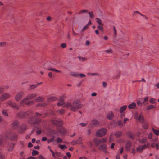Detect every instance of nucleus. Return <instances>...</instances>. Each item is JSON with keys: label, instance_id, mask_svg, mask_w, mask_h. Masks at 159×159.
Here are the masks:
<instances>
[{"label": "nucleus", "instance_id": "774afa93", "mask_svg": "<svg viewBox=\"0 0 159 159\" xmlns=\"http://www.w3.org/2000/svg\"><path fill=\"white\" fill-rule=\"evenodd\" d=\"M116 159H120V155L119 153H118L116 154Z\"/></svg>", "mask_w": 159, "mask_h": 159}, {"label": "nucleus", "instance_id": "3c124183", "mask_svg": "<svg viewBox=\"0 0 159 159\" xmlns=\"http://www.w3.org/2000/svg\"><path fill=\"white\" fill-rule=\"evenodd\" d=\"M88 13V10H81L80 12L79 13V14H82L83 13Z\"/></svg>", "mask_w": 159, "mask_h": 159}, {"label": "nucleus", "instance_id": "cd10ccee", "mask_svg": "<svg viewBox=\"0 0 159 159\" xmlns=\"http://www.w3.org/2000/svg\"><path fill=\"white\" fill-rule=\"evenodd\" d=\"M116 122V121L114 120L111 124V125H112L113 123H115ZM116 124L120 126H123V123L120 120H118L116 122Z\"/></svg>", "mask_w": 159, "mask_h": 159}, {"label": "nucleus", "instance_id": "58836bf2", "mask_svg": "<svg viewBox=\"0 0 159 159\" xmlns=\"http://www.w3.org/2000/svg\"><path fill=\"white\" fill-rule=\"evenodd\" d=\"M152 130L154 133L157 136L159 135V130H157L154 128H152Z\"/></svg>", "mask_w": 159, "mask_h": 159}, {"label": "nucleus", "instance_id": "ea45409f", "mask_svg": "<svg viewBox=\"0 0 159 159\" xmlns=\"http://www.w3.org/2000/svg\"><path fill=\"white\" fill-rule=\"evenodd\" d=\"M88 75H89L90 76H99V74L97 73H91L90 72H89L88 73Z\"/></svg>", "mask_w": 159, "mask_h": 159}, {"label": "nucleus", "instance_id": "f3484780", "mask_svg": "<svg viewBox=\"0 0 159 159\" xmlns=\"http://www.w3.org/2000/svg\"><path fill=\"white\" fill-rule=\"evenodd\" d=\"M126 134L129 138L132 140H134L135 139V135L133 132L128 131L127 132Z\"/></svg>", "mask_w": 159, "mask_h": 159}, {"label": "nucleus", "instance_id": "bf43d9fd", "mask_svg": "<svg viewBox=\"0 0 159 159\" xmlns=\"http://www.w3.org/2000/svg\"><path fill=\"white\" fill-rule=\"evenodd\" d=\"M105 51L108 53H112V50L111 49H110L108 50H106Z\"/></svg>", "mask_w": 159, "mask_h": 159}, {"label": "nucleus", "instance_id": "393cba45", "mask_svg": "<svg viewBox=\"0 0 159 159\" xmlns=\"http://www.w3.org/2000/svg\"><path fill=\"white\" fill-rule=\"evenodd\" d=\"M70 75L72 76L76 77H78L79 76V74L73 71L70 72Z\"/></svg>", "mask_w": 159, "mask_h": 159}, {"label": "nucleus", "instance_id": "b1692460", "mask_svg": "<svg viewBox=\"0 0 159 159\" xmlns=\"http://www.w3.org/2000/svg\"><path fill=\"white\" fill-rule=\"evenodd\" d=\"M77 57L79 58L80 61L82 62H84L87 60V59L86 58L82 57L80 56H78Z\"/></svg>", "mask_w": 159, "mask_h": 159}, {"label": "nucleus", "instance_id": "603ef678", "mask_svg": "<svg viewBox=\"0 0 159 159\" xmlns=\"http://www.w3.org/2000/svg\"><path fill=\"white\" fill-rule=\"evenodd\" d=\"M89 16H90V17L91 18H93L94 17V15L93 13V12H89Z\"/></svg>", "mask_w": 159, "mask_h": 159}, {"label": "nucleus", "instance_id": "ddd939ff", "mask_svg": "<svg viewBox=\"0 0 159 159\" xmlns=\"http://www.w3.org/2000/svg\"><path fill=\"white\" fill-rule=\"evenodd\" d=\"M147 146L146 145H139L136 148V151L138 152L141 153L146 148Z\"/></svg>", "mask_w": 159, "mask_h": 159}, {"label": "nucleus", "instance_id": "864d4df0", "mask_svg": "<svg viewBox=\"0 0 159 159\" xmlns=\"http://www.w3.org/2000/svg\"><path fill=\"white\" fill-rule=\"evenodd\" d=\"M3 140L2 136L0 135V146H1Z\"/></svg>", "mask_w": 159, "mask_h": 159}, {"label": "nucleus", "instance_id": "4468645a", "mask_svg": "<svg viewBox=\"0 0 159 159\" xmlns=\"http://www.w3.org/2000/svg\"><path fill=\"white\" fill-rule=\"evenodd\" d=\"M132 145V143L129 140H128L126 141L125 146V149L127 151H129L130 150V147H131Z\"/></svg>", "mask_w": 159, "mask_h": 159}, {"label": "nucleus", "instance_id": "473e14b6", "mask_svg": "<svg viewBox=\"0 0 159 159\" xmlns=\"http://www.w3.org/2000/svg\"><path fill=\"white\" fill-rule=\"evenodd\" d=\"M57 98L54 97H52L48 98V102H51L53 101H54L57 100Z\"/></svg>", "mask_w": 159, "mask_h": 159}, {"label": "nucleus", "instance_id": "69168bd1", "mask_svg": "<svg viewBox=\"0 0 159 159\" xmlns=\"http://www.w3.org/2000/svg\"><path fill=\"white\" fill-rule=\"evenodd\" d=\"M124 150V148L123 147H121L120 148V154H122Z\"/></svg>", "mask_w": 159, "mask_h": 159}, {"label": "nucleus", "instance_id": "dca6fc26", "mask_svg": "<svg viewBox=\"0 0 159 159\" xmlns=\"http://www.w3.org/2000/svg\"><path fill=\"white\" fill-rule=\"evenodd\" d=\"M10 96L9 94L7 93H4L0 97V99L2 101H4L9 98Z\"/></svg>", "mask_w": 159, "mask_h": 159}, {"label": "nucleus", "instance_id": "423d86ee", "mask_svg": "<svg viewBox=\"0 0 159 159\" xmlns=\"http://www.w3.org/2000/svg\"><path fill=\"white\" fill-rule=\"evenodd\" d=\"M107 141L106 138H102V139H99L95 138L94 139L93 142L95 145L96 146H98L100 144L103 143H106Z\"/></svg>", "mask_w": 159, "mask_h": 159}, {"label": "nucleus", "instance_id": "6e6552de", "mask_svg": "<svg viewBox=\"0 0 159 159\" xmlns=\"http://www.w3.org/2000/svg\"><path fill=\"white\" fill-rule=\"evenodd\" d=\"M33 112L31 111H29L26 112H20L17 114V116L21 118H23L27 115H30V116H32Z\"/></svg>", "mask_w": 159, "mask_h": 159}, {"label": "nucleus", "instance_id": "052dcab7", "mask_svg": "<svg viewBox=\"0 0 159 159\" xmlns=\"http://www.w3.org/2000/svg\"><path fill=\"white\" fill-rule=\"evenodd\" d=\"M131 151L132 153H133V154H135V153L136 150L134 148H132Z\"/></svg>", "mask_w": 159, "mask_h": 159}, {"label": "nucleus", "instance_id": "37998d69", "mask_svg": "<svg viewBox=\"0 0 159 159\" xmlns=\"http://www.w3.org/2000/svg\"><path fill=\"white\" fill-rule=\"evenodd\" d=\"M54 138L55 137L53 136L52 138L48 139L47 140L48 143H50L51 142L53 141H54Z\"/></svg>", "mask_w": 159, "mask_h": 159}, {"label": "nucleus", "instance_id": "9b49d317", "mask_svg": "<svg viewBox=\"0 0 159 159\" xmlns=\"http://www.w3.org/2000/svg\"><path fill=\"white\" fill-rule=\"evenodd\" d=\"M7 104L14 109L18 110L19 108V106L15 102H12L11 100L7 102Z\"/></svg>", "mask_w": 159, "mask_h": 159}, {"label": "nucleus", "instance_id": "13d9d810", "mask_svg": "<svg viewBox=\"0 0 159 159\" xmlns=\"http://www.w3.org/2000/svg\"><path fill=\"white\" fill-rule=\"evenodd\" d=\"M6 45V43L5 42H0V47L4 46Z\"/></svg>", "mask_w": 159, "mask_h": 159}, {"label": "nucleus", "instance_id": "338daca9", "mask_svg": "<svg viewBox=\"0 0 159 159\" xmlns=\"http://www.w3.org/2000/svg\"><path fill=\"white\" fill-rule=\"evenodd\" d=\"M102 84L103 86L104 87H106L107 85V83L105 82H102Z\"/></svg>", "mask_w": 159, "mask_h": 159}, {"label": "nucleus", "instance_id": "39448f33", "mask_svg": "<svg viewBox=\"0 0 159 159\" xmlns=\"http://www.w3.org/2000/svg\"><path fill=\"white\" fill-rule=\"evenodd\" d=\"M107 129L105 128H102L97 130L96 133V136L101 137L104 136L107 133Z\"/></svg>", "mask_w": 159, "mask_h": 159}, {"label": "nucleus", "instance_id": "2f4dec72", "mask_svg": "<svg viewBox=\"0 0 159 159\" xmlns=\"http://www.w3.org/2000/svg\"><path fill=\"white\" fill-rule=\"evenodd\" d=\"M122 132L121 131H116L115 134V135L117 137H119L122 135Z\"/></svg>", "mask_w": 159, "mask_h": 159}, {"label": "nucleus", "instance_id": "5fc2aeb1", "mask_svg": "<svg viewBox=\"0 0 159 159\" xmlns=\"http://www.w3.org/2000/svg\"><path fill=\"white\" fill-rule=\"evenodd\" d=\"M47 105V104L45 103H39L38 104V106H40V107H45Z\"/></svg>", "mask_w": 159, "mask_h": 159}, {"label": "nucleus", "instance_id": "4be33fe9", "mask_svg": "<svg viewBox=\"0 0 159 159\" xmlns=\"http://www.w3.org/2000/svg\"><path fill=\"white\" fill-rule=\"evenodd\" d=\"M14 146L13 143H11L9 144L8 147V151H11L13 150Z\"/></svg>", "mask_w": 159, "mask_h": 159}, {"label": "nucleus", "instance_id": "0e129e2a", "mask_svg": "<svg viewBox=\"0 0 159 159\" xmlns=\"http://www.w3.org/2000/svg\"><path fill=\"white\" fill-rule=\"evenodd\" d=\"M129 120V119L127 118H125L123 120V123L124 124L126 123V121H128Z\"/></svg>", "mask_w": 159, "mask_h": 159}, {"label": "nucleus", "instance_id": "1a4fd4ad", "mask_svg": "<svg viewBox=\"0 0 159 159\" xmlns=\"http://www.w3.org/2000/svg\"><path fill=\"white\" fill-rule=\"evenodd\" d=\"M24 93L22 91L18 92L15 96V99L16 101H19L23 97Z\"/></svg>", "mask_w": 159, "mask_h": 159}, {"label": "nucleus", "instance_id": "7ed1b4c3", "mask_svg": "<svg viewBox=\"0 0 159 159\" xmlns=\"http://www.w3.org/2000/svg\"><path fill=\"white\" fill-rule=\"evenodd\" d=\"M36 95L35 94H32L28 95L25 98H23L20 102V104L21 106H23L25 104L29 105L32 104L34 101H28V100L33 99L35 98Z\"/></svg>", "mask_w": 159, "mask_h": 159}, {"label": "nucleus", "instance_id": "f704fd0d", "mask_svg": "<svg viewBox=\"0 0 159 159\" xmlns=\"http://www.w3.org/2000/svg\"><path fill=\"white\" fill-rule=\"evenodd\" d=\"M142 123V125L143 128L145 129H147L148 128V124L146 122H143Z\"/></svg>", "mask_w": 159, "mask_h": 159}, {"label": "nucleus", "instance_id": "7c9ffc66", "mask_svg": "<svg viewBox=\"0 0 159 159\" xmlns=\"http://www.w3.org/2000/svg\"><path fill=\"white\" fill-rule=\"evenodd\" d=\"M44 98L43 97H39L36 98L35 100L36 101L41 102H43L44 100Z\"/></svg>", "mask_w": 159, "mask_h": 159}, {"label": "nucleus", "instance_id": "a211bd4d", "mask_svg": "<svg viewBox=\"0 0 159 159\" xmlns=\"http://www.w3.org/2000/svg\"><path fill=\"white\" fill-rule=\"evenodd\" d=\"M106 146L105 144H103L101 145L98 147V150L101 151H102L106 153L107 152V151L106 150Z\"/></svg>", "mask_w": 159, "mask_h": 159}, {"label": "nucleus", "instance_id": "de8ad7c7", "mask_svg": "<svg viewBox=\"0 0 159 159\" xmlns=\"http://www.w3.org/2000/svg\"><path fill=\"white\" fill-rule=\"evenodd\" d=\"M38 154V152L37 151L34 150L32 153V155L33 156H35Z\"/></svg>", "mask_w": 159, "mask_h": 159}, {"label": "nucleus", "instance_id": "aec40b11", "mask_svg": "<svg viewBox=\"0 0 159 159\" xmlns=\"http://www.w3.org/2000/svg\"><path fill=\"white\" fill-rule=\"evenodd\" d=\"M98 124V121L95 120H93L89 125L90 127H92L93 126H97Z\"/></svg>", "mask_w": 159, "mask_h": 159}, {"label": "nucleus", "instance_id": "4d7b16f0", "mask_svg": "<svg viewBox=\"0 0 159 159\" xmlns=\"http://www.w3.org/2000/svg\"><path fill=\"white\" fill-rule=\"evenodd\" d=\"M137 105L139 106H141V105L142 104H143V103H142L140 102V101L139 100H138L137 101Z\"/></svg>", "mask_w": 159, "mask_h": 159}, {"label": "nucleus", "instance_id": "e433bc0d", "mask_svg": "<svg viewBox=\"0 0 159 159\" xmlns=\"http://www.w3.org/2000/svg\"><path fill=\"white\" fill-rule=\"evenodd\" d=\"M65 111L63 109L59 110L57 111V112L58 114H59L61 115H63L65 113Z\"/></svg>", "mask_w": 159, "mask_h": 159}, {"label": "nucleus", "instance_id": "a878e982", "mask_svg": "<svg viewBox=\"0 0 159 159\" xmlns=\"http://www.w3.org/2000/svg\"><path fill=\"white\" fill-rule=\"evenodd\" d=\"M66 97V96L65 95L60 96L59 98V102L61 103H64V101Z\"/></svg>", "mask_w": 159, "mask_h": 159}, {"label": "nucleus", "instance_id": "8fccbe9b", "mask_svg": "<svg viewBox=\"0 0 159 159\" xmlns=\"http://www.w3.org/2000/svg\"><path fill=\"white\" fill-rule=\"evenodd\" d=\"M62 141V140L59 137H58L57 139V143H61Z\"/></svg>", "mask_w": 159, "mask_h": 159}, {"label": "nucleus", "instance_id": "9d476101", "mask_svg": "<svg viewBox=\"0 0 159 159\" xmlns=\"http://www.w3.org/2000/svg\"><path fill=\"white\" fill-rule=\"evenodd\" d=\"M52 123L54 125L57 126H61L63 124V122L60 119L57 120L55 119H53L52 120Z\"/></svg>", "mask_w": 159, "mask_h": 159}, {"label": "nucleus", "instance_id": "20e7f679", "mask_svg": "<svg viewBox=\"0 0 159 159\" xmlns=\"http://www.w3.org/2000/svg\"><path fill=\"white\" fill-rule=\"evenodd\" d=\"M134 118L141 123L144 122L143 114L142 113H135L134 116Z\"/></svg>", "mask_w": 159, "mask_h": 159}, {"label": "nucleus", "instance_id": "f257e3e1", "mask_svg": "<svg viewBox=\"0 0 159 159\" xmlns=\"http://www.w3.org/2000/svg\"><path fill=\"white\" fill-rule=\"evenodd\" d=\"M44 116L36 113L35 116L30 117L28 121L29 123L31 124L34 127L35 129H38L36 131L37 134H40L41 133V126L40 122L41 121V118L43 117Z\"/></svg>", "mask_w": 159, "mask_h": 159}, {"label": "nucleus", "instance_id": "f03ea898", "mask_svg": "<svg viewBox=\"0 0 159 159\" xmlns=\"http://www.w3.org/2000/svg\"><path fill=\"white\" fill-rule=\"evenodd\" d=\"M57 105L58 106H62V107H66L67 109L74 112L81 108L82 107L80 102L78 100L74 101L72 102H67L66 103H61L59 102L57 103Z\"/></svg>", "mask_w": 159, "mask_h": 159}, {"label": "nucleus", "instance_id": "c756f323", "mask_svg": "<svg viewBox=\"0 0 159 159\" xmlns=\"http://www.w3.org/2000/svg\"><path fill=\"white\" fill-rule=\"evenodd\" d=\"M127 106L126 105H124L122 106L120 109V113H122L124 111H125L126 109Z\"/></svg>", "mask_w": 159, "mask_h": 159}, {"label": "nucleus", "instance_id": "a18cd8bd", "mask_svg": "<svg viewBox=\"0 0 159 159\" xmlns=\"http://www.w3.org/2000/svg\"><path fill=\"white\" fill-rule=\"evenodd\" d=\"M59 148L62 149H64L67 148V147L65 145H61L59 146Z\"/></svg>", "mask_w": 159, "mask_h": 159}, {"label": "nucleus", "instance_id": "49530a36", "mask_svg": "<svg viewBox=\"0 0 159 159\" xmlns=\"http://www.w3.org/2000/svg\"><path fill=\"white\" fill-rule=\"evenodd\" d=\"M89 28V26H88V25H86L85 26H84L83 28L82 29L81 31L82 32H84L85 30Z\"/></svg>", "mask_w": 159, "mask_h": 159}, {"label": "nucleus", "instance_id": "c85d7f7f", "mask_svg": "<svg viewBox=\"0 0 159 159\" xmlns=\"http://www.w3.org/2000/svg\"><path fill=\"white\" fill-rule=\"evenodd\" d=\"M59 131L61 134H66V129L63 127L60 128Z\"/></svg>", "mask_w": 159, "mask_h": 159}, {"label": "nucleus", "instance_id": "2eb2a0df", "mask_svg": "<svg viewBox=\"0 0 159 159\" xmlns=\"http://www.w3.org/2000/svg\"><path fill=\"white\" fill-rule=\"evenodd\" d=\"M48 63H46L44 64L45 67L46 69H47L49 70H51L53 71L56 72H57L61 73V72L59 70H58L54 68H52L49 66H47V64Z\"/></svg>", "mask_w": 159, "mask_h": 159}, {"label": "nucleus", "instance_id": "6ab92c4d", "mask_svg": "<svg viewBox=\"0 0 159 159\" xmlns=\"http://www.w3.org/2000/svg\"><path fill=\"white\" fill-rule=\"evenodd\" d=\"M114 116V113L112 111H110L108 113L107 115V118L109 120H112Z\"/></svg>", "mask_w": 159, "mask_h": 159}, {"label": "nucleus", "instance_id": "680f3d73", "mask_svg": "<svg viewBox=\"0 0 159 159\" xmlns=\"http://www.w3.org/2000/svg\"><path fill=\"white\" fill-rule=\"evenodd\" d=\"M55 154L56 156L57 157H61V154L60 152H56Z\"/></svg>", "mask_w": 159, "mask_h": 159}, {"label": "nucleus", "instance_id": "0eeeda50", "mask_svg": "<svg viewBox=\"0 0 159 159\" xmlns=\"http://www.w3.org/2000/svg\"><path fill=\"white\" fill-rule=\"evenodd\" d=\"M6 136L7 138L12 140H15L17 137V135L14 133L9 131L6 134Z\"/></svg>", "mask_w": 159, "mask_h": 159}, {"label": "nucleus", "instance_id": "72a5a7b5", "mask_svg": "<svg viewBox=\"0 0 159 159\" xmlns=\"http://www.w3.org/2000/svg\"><path fill=\"white\" fill-rule=\"evenodd\" d=\"M156 108V107L155 106L153 105H149L147 106V110H150L153 108Z\"/></svg>", "mask_w": 159, "mask_h": 159}, {"label": "nucleus", "instance_id": "f8f14e48", "mask_svg": "<svg viewBox=\"0 0 159 159\" xmlns=\"http://www.w3.org/2000/svg\"><path fill=\"white\" fill-rule=\"evenodd\" d=\"M19 122L17 120L14 121L12 123V128L13 129H18L19 131L20 129Z\"/></svg>", "mask_w": 159, "mask_h": 159}, {"label": "nucleus", "instance_id": "5701e85b", "mask_svg": "<svg viewBox=\"0 0 159 159\" xmlns=\"http://www.w3.org/2000/svg\"><path fill=\"white\" fill-rule=\"evenodd\" d=\"M82 139L81 137H80L77 141H73V142L75 143V144H81L82 143Z\"/></svg>", "mask_w": 159, "mask_h": 159}, {"label": "nucleus", "instance_id": "09e8293b", "mask_svg": "<svg viewBox=\"0 0 159 159\" xmlns=\"http://www.w3.org/2000/svg\"><path fill=\"white\" fill-rule=\"evenodd\" d=\"M102 25H98L97 26V28L99 30L102 31H103V28L102 26Z\"/></svg>", "mask_w": 159, "mask_h": 159}, {"label": "nucleus", "instance_id": "412c9836", "mask_svg": "<svg viewBox=\"0 0 159 159\" xmlns=\"http://www.w3.org/2000/svg\"><path fill=\"white\" fill-rule=\"evenodd\" d=\"M26 125L25 124H23L20 127L19 131L20 132H22L26 129Z\"/></svg>", "mask_w": 159, "mask_h": 159}, {"label": "nucleus", "instance_id": "e2e57ef3", "mask_svg": "<svg viewBox=\"0 0 159 159\" xmlns=\"http://www.w3.org/2000/svg\"><path fill=\"white\" fill-rule=\"evenodd\" d=\"M87 123H82L79 124L80 125H81L82 127H84L87 125Z\"/></svg>", "mask_w": 159, "mask_h": 159}, {"label": "nucleus", "instance_id": "bb28decb", "mask_svg": "<svg viewBox=\"0 0 159 159\" xmlns=\"http://www.w3.org/2000/svg\"><path fill=\"white\" fill-rule=\"evenodd\" d=\"M136 104L135 103L133 102L128 106V108L129 109H133L135 107Z\"/></svg>", "mask_w": 159, "mask_h": 159}, {"label": "nucleus", "instance_id": "6e6d98bb", "mask_svg": "<svg viewBox=\"0 0 159 159\" xmlns=\"http://www.w3.org/2000/svg\"><path fill=\"white\" fill-rule=\"evenodd\" d=\"M50 151L51 152L52 154V156H53L55 158L56 157H55V155H56L55 153L53 152V151L52 149H50Z\"/></svg>", "mask_w": 159, "mask_h": 159}, {"label": "nucleus", "instance_id": "c9c22d12", "mask_svg": "<svg viewBox=\"0 0 159 159\" xmlns=\"http://www.w3.org/2000/svg\"><path fill=\"white\" fill-rule=\"evenodd\" d=\"M138 140L142 143H145L147 141V138H144L142 139H138Z\"/></svg>", "mask_w": 159, "mask_h": 159}, {"label": "nucleus", "instance_id": "c03bdc74", "mask_svg": "<svg viewBox=\"0 0 159 159\" xmlns=\"http://www.w3.org/2000/svg\"><path fill=\"white\" fill-rule=\"evenodd\" d=\"M156 99L153 98H151L149 100V102L151 103H156L155 102Z\"/></svg>", "mask_w": 159, "mask_h": 159}, {"label": "nucleus", "instance_id": "4c0bfd02", "mask_svg": "<svg viewBox=\"0 0 159 159\" xmlns=\"http://www.w3.org/2000/svg\"><path fill=\"white\" fill-rule=\"evenodd\" d=\"M96 22L100 25H103V24L101 22V20L100 19L98 18H96Z\"/></svg>", "mask_w": 159, "mask_h": 159}, {"label": "nucleus", "instance_id": "79ce46f5", "mask_svg": "<svg viewBox=\"0 0 159 159\" xmlns=\"http://www.w3.org/2000/svg\"><path fill=\"white\" fill-rule=\"evenodd\" d=\"M2 113L3 115L5 116H8L7 111L6 110H2Z\"/></svg>", "mask_w": 159, "mask_h": 159}, {"label": "nucleus", "instance_id": "a19ab883", "mask_svg": "<svg viewBox=\"0 0 159 159\" xmlns=\"http://www.w3.org/2000/svg\"><path fill=\"white\" fill-rule=\"evenodd\" d=\"M37 86H38V85H30L29 86V90H30L32 89H33L35 88H36Z\"/></svg>", "mask_w": 159, "mask_h": 159}]
</instances>
